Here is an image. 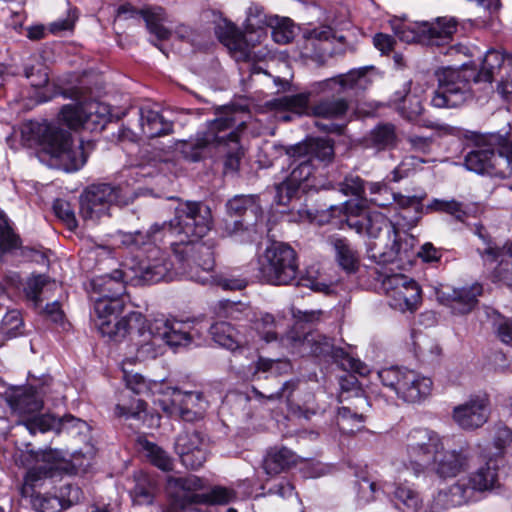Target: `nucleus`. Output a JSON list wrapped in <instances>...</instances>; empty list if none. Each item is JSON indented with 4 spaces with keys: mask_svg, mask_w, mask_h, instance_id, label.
<instances>
[{
    "mask_svg": "<svg viewBox=\"0 0 512 512\" xmlns=\"http://www.w3.org/2000/svg\"><path fill=\"white\" fill-rule=\"evenodd\" d=\"M464 165L480 175L512 177V139L499 133L476 136L473 147L464 157Z\"/></svg>",
    "mask_w": 512,
    "mask_h": 512,
    "instance_id": "obj_4",
    "label": "nucleus"
},
{
    "mask_svg": "<svg viewBox=\"0 0 512 512\" xmlns=\"http://www.w3.org/2000/svg\"><path fill=\"white\" fill-rule=\"evenodd\" d=\"M443 442L444 437L435 430L426 427L413 428L406 434L403 448L394 465L398 470L405 469L418 476L443 449Z\"/></svg>",
    "mask_w": 512,
    "mask_h": 512,
    "instance_id": "obj_9",
    "label": "nucleus"
},
{
    "mask_svg": "<svg viewBox=\"0 0 512 512\" xmlns=\"http://www.w3.org/2000/svg\"><path fill=\"white\" fill-rule=\"evenodd\" d=\"M327 242L334 249L335 258L339 266L347 273H355L360 265V257L349 241L332 235L328 237Z\"/></svg>",
    "mask_w": 512,
    "mask_h": 512,
    "instance_id": "obj_30",
    "label": "nucleus"
},
{
    "mask_svg": "<svg viewBox=\"0 0 512 512\" xmlns=\"http://www.w3.org/2000/svg\"><path fill=\"white\" fill-rule=\"evenodd\" d=\"M384 288H419L413 280H408V277L402 274H385L382 279Z\"/></svg>",
    "mask_w": 512,
    "mask_h": 512,
    "instance_id": "obj_62",
    "label": "nucleus"
},
{
    "mask_svg": "<svg viewBox=\"0 0 512 512\" xmlns=\"http://www.w3.org/2000/svg\"><path fill=\"white\" fill-rule=\"evenodd\" d=\"M396 506L399 509H405L407 512H417L421 506L422 501L418 493L408 486H398L394 492Z\"/></svg>",
    "mask_w": 512,
    "mask_h": 512,
    "instance_id": "obj_46",
    "label": "nucleus"
},
{
    "mask_svg": "<svg viewBox=\"0 0 512 512\" xmlns=\"http://www.w3.org/2000/svg\"><path fill=\"white\" fill-rule=\"evenodd\" d=\"M146 409V403L137 399L134 400L129 406L125 404H117L115 413L119 417L125 418H138L141 412H144Z\"/></svg>",
    "mask_w": 512,
    "mask_h": 512,
    "instance_id": "obj_60",
    "label": "nucleus"
},
{
    "mask_svg": "<svg viewBox=\"0 0 512 512\" xmlns=\"http://www.w3.org/2000/svg\"><path fill=\"white\" fill-rule=\"evenodd\" d=\"M273 17L274 16L266 15L263 6L252 3L247 11L246 28L254 31L268 27L270 25V20Z\"/></svg>",
    "mask_w": 512,
    "mask_h": 512,
    "instance_id": "obj_51",
    "label": "nucleus"
},
{
    "mask_svg": "<svg viewBox=\"0 0 512 512\" xmlns=\"http://www.w3.org/2000/svg\"><path fill=\"white\" fill-rule=\"evenodd\" d=\"M512 442V431L502 423L495 425L493 433V445L501 455Z\"/></svg>",
    "mask_w": 512,
    "mask_h": 512,
    "instance_id": "obj_58",
    "label": "nucleus"
},
{
    "mask_svg": "<svg viewBox=\"0 0 512 512\" xmlns=\"http://www.w3.org/2000/svg\"><path fill=\"white\" fill-rule=\"evenodd\" d=\"M98 331L102 336L114 342H121L127 336L137 334L140 337L147 336L146 319L140 312L133 311L116 322L110 319L96 322Z\"/></svg>",
    "mask_w": 512,
    "mask_h": 512,
    "instance_id": "obj_22",
    "label": "nucleus"
},
{
    "mask_svg": "<svg viewBox=\"0 0 512 512\" xmlns=\"http://www.w3.org/2000/svg\"><path fill=\"white\" fill-rule=\"evenodd\" d=\"M457 27L458 21L454 17H438L432 22H422L423 45L437 47L444 55L471 56L468 46L450 44Z\"/></svg>",
    "mask_w": 512,
    "mask_h": 512,
    "instance_id": "obj_17",
    "label": "nucleus"
},
{
    "mask_svg": "<svg viewBox=\"0 0 512 512\" xmlns=\"http://www.w3.org/2000/svg\"><path fill=\"white\" fill-rule=\"evenodd\" d=\"M24 74L27 79L31 80V85L34 87H43L49 81V76L46 68L40 67L37 70L34 66H26Z\"/></svg>",
    "mask_w": 512,
    "mask_h": 512,
    "instance_id": "obj_64",
    "label": "nucleus"
},
{
    "mask_svg": "<svg viewBox=\"0 0 512 512\" xmlns=\"http://www.w3.org/2000/svg\"><path fill=\"white\" fill-rule=\"evenodd\" d=\"M147 457L149 461L157 468L163 471H171L173 469V461L171 457L161 447L156 444L147 442L145 445Z\"/></svg>",
    "mask_w": 512,
    "mask_h": 512,
    "instance_id": "obj_48",
    "label": "nucleus"
},
{
    "mask_svg": "<svg viewBox=\"0 0 512 512\" xmlns=\"http://www.w3.org/2000/svg\"><path fill=\"white\" fill-rule=\"evenodd\" d=\"M254 328L266 342L277 339V333L275 331L276 322L271 314L265 313L262 314L260 318H257L254 322Z\"/></svg>",
    "mask_w": 512,
    "mask_h": 512,
    "instance_id": "obj_54",
    "label": "nucleus"
},
{
    "mask_svg": "<svg viewBox=\"0 0 512 512\" xmlns=\"http://www.w3.org/2000/svg\"><path fill=\"white\" fill-rule=\"evenodd\" d=\"M291 314L295 320V325L301 326L302 324H314V323L318 322L321 318L322 311L321 310L302 311L300 309H296V308L292 307Z\"/></svg>",
    "mask_w": 512,
    "mask_h": 512,
    "instance_id": "obj_63",
    "label": "nucleus"
},
{
    "mask_svg": "<svg viewBox=\"0 0 512 512\" xmlns=\"http://www.w3.org/2000/svg\"><path fill=\"white\" fill-rule=\"evenodd\" d=\"M112 279L122 282L124 285L145 286L155 285L171 278L170 266L164 260L132 259L125 263L123 268L112 273Z\"/></svg>",
    "mask_w": 512,
    "mask_h": 512,
    "instance_id": "obj_16",
    "label": "nucleus"
},
{
    "mask_svg": "<svg viewBox=\"0 0 512 512\" xmlns=\"http://www.w3.org/2000/svg\"><path fill=\"white\" fill-rule=\"evenodd\" d=\"M61 120L70 128L78 129L84 128V112L83 103L81 104H68L61 109Z\"/></svg>",
    "mask_w": 512,
    "mask_h": 512,
    "instance_id": "obj_49",
    "label": "nucleus"
},
{
    "mask_svg": "<svg viewBox=\"0 0 512 512\" xmlns=\"http://www.w3.org/2000/svg\"><path fill=\"white\" fill-rule=\"evenodd\" d=\"M334 154L333 142L324 138L310 139L288 147L286 155L291 168L288 178L304 193L317 189L314 176L315 162L327 165L334 159Z\"/></svg>",
    "mask_w": 512,
    "mask_h": 512,
    "instance_id": "obj_7",
    "label": "nucleus"
},
{
    "mask_svg": "<svg viewBox=\"0 0 512 512\" xmlns=\"http://www.w3.org/2000/svg\"><path fill=\"white\" fill-rule=\"evenodd\" d=\"M156 403L167 416L179 417L187 422L202 419L208 407L202 392L181 391L174 387H168Z\"/></svg>",
    "mask_w": 512,
    "mask_h": 512,
    "instance_id": "obj_14",
    "label": "nucleus"
},
{
    "mask_svg": "<svg viewBox=\"0 0 512 512\" xmlns=\"http://www.w3.org/2000/svg\"><path fill=\"white\" fill-rule=\"evenodd\" d=\"M429 207L432 210L447 213L459 222H464L467 218V212L464 210L463 204L455 200L434 199Z\"/></svg>",
    "mask_w": 512,
    "mask_h": 512,
    "instance_id": "obj_50",
    "label": "nucleus"
},
{
    "mask_svg": "<svg viewBox=\"0 0 512 512\" xmlns=\"http://www.w3.org/2000/svg\"><path fill=\"white\" fill-rule=\"evenodd\" d=\"M475 462L476 456L467 442L453 449H446L443 444L429 467L437 477L448 479L467 472Z\"/></svg>",
    "mask_w": 512,
    "mask_h": 512,
    "instance_id": "obj_19",
    "label": "nucleus"
},
{
    "mask_svg": "<svg viewBox=\"0 0 512 512\" xmlns=\"http://www.w3.org/2000/svg\"><path fill=\"white\" fill-rule=\"evenodd\" d=\"M333 213L343 212L349 228L358 233H366L371 238H378L381 232L387 234L390 245L382 241L372 242L367 250L368 257L378 264H390L399 262L403 264L410 261L412 243L402 240L395 224L380 212L364 213V204L354 201H346L341 207H331Z\"/></svg>",
    "mask_w": 512,
    "mask_h": 512,
    "instance_id": "obj_2",
    "label": "nucleus"
},
{
    "mask_svg": "<svg viewBox=\"0 0 512 512\" xmlns=\"http://www.w3.org/2000/svg\"><path fill=\"white\" fill-rule=\"evenodd\" d=\"M194 321L156 319L147 328V336L142 340L141 350L150 340L164 341L169 346H186L192 342L195 336L200 337L199 331L193 327Z\"/></svg>",
    "mask_w": 512,
    "mask_h": 512,
    "instance_id": "obj_18",
    "label": "nucleus"
},
{
    "mask_svg": "<svg viewBox=\"0 0 512 512\" xmlns=\"http://www.w3.org/2000/svg\"><path fill=\"white\" fill-rule=\"evenodd\" d=\"M303 342L310 345L311 352L316 356L334 354L335 357L342 356L341 366L344 370H350L360 375L368 372L367 366L358 359H354L344 353L342 349H334L332 340L324 335L307 334Z\"/></svg>",
    "mask_w": 512,
    "mask_h": 512,
    "instance_id": "obj_25",
    "label": "nucleus"
},
{
    "mask_svg": "<svg viewBox=\"0 0 512 512\" xmlns=\"http://www.w3.org/2000/svg\"><path fill=\"white\" fill-rule=\"evenodd\" d=\"M212 339L232 352L244 348L248 341L228 322H217L210 327Z\"/></svg>",
    "mask_w": 512,
    "mask_h": 512,
    "instance_id": "obj_31",
    "label": "nucleus"
},
{
    "mask_svg": "<svg viewBox=\"0 0 512 512\" xmlns=\"http://www.w3.org/2000/svg\"><path fill=\"white\" fill-rule=\"evenodd\" d=\"M432 388L430 378L413 370H406L398 397L407 402H417L429 395Z\"/></svg>",
    "mask_w": 512,
    "mask_h": 512,
    "instance_id": "obj_28",
    "label": "nucleus"
},
{
    "mask_svg": "<svg viewBox=\"0 0 512 512\" xmlns=\"http://www.w3.org/2000/svg\"><path fill=\"white\" fill-rule=\"evenodd\" d=\"M137 15L143 17L147 30L155 35L158 40H166L170 37V31L163 26V22L166 20V12L162 7L155 6L138 11L131 5L124 4L117 9L118 18L128 19Z\"/></svg>",
    "mask_w": 512,
    "mask_h": 512,
    "instance_id": "obj_26",
    "label": "nucleus"
},
{
    "mask_svg": "<svg viewBox=\"0 0 512 512\" xmlns=\"http://www.w3.org/2000/svg\"><path fill=\"white\" fill-rule=\"evenodd\" d=\"M55 215L62 220L68 229L73 230L77 227V220L71 204L63 199H56L53 203Z\"/></svg>",
    "mask_w": 512,
    "mask_h": 512,
    "instance_id": "obj_55",
    "label": "nucleus"
},
{
    "mask_svg": "<svg viewBox=\"0 0 512 512\" xmlns=\"http://www.w3.org/2000/svg\"><path fill=\"white\" fill-rule=\"evenodd\" d=\"M386 292L389 306L400 312H414L422 299V290H386Z\"/></svg>",
    "mask_w": 512,
    "mask_h": 512,
    "instance_id": "obj_38",
    "label": "nucleus"
},
{
    "mask_svg": "<svg viewBox=\"0 0 512 512\" xmlns=\"http://www.w3.org/2000/svg\"><path fill=\"white\" fill-rule=\"evenodd\" d=\"M124 380L127 388L133 393L138 395H148L150 393V386L142 375L124 372Z\"/></svg>",
    "mask_w": 512,
    "mask_h": 512,
    "instance_id": "obj_57",
    "label": "nucleus"
},
{
    "mask_svg": "<svg viewBox=\"0 0 512 512\" xmlns=\"http://www.w3.org/2000/svg\"><path fill=\"white\" fill-rule=\"evenodd\" d=\"M61 420V433H75V434H83L88 431L89 427L87 423L79 418H76L72 415H65L60 418Z\"/></svg>",
    "mask_w": 512,
    "mask_h": 512,
    "instance_id": "obj_61",
    "label": "nucleus"
},
{
    "mask_svg": "<svg viewBox=\"0 0 512 512\" xmlns=\"http://www.w3.org/2000/svg\"><path fill=\"white\" fill-rule=\"evenodd\" d=\"M47 457V452L42 450L34 451L29 449L28 446L25 451H21L18 455L16 462L28 468L24 477V493L28 492V488H33L37 482L51 476L53 467L47 463Z\"/></svg>",
    "mask_w": 512,
    "mask_h": 512,
    "instance_id": "obj_24",
    "label": "nucleus"
},
{
    "mask_svg": "<svg viewBox=\"0 0 512 512\" xmlns=\"http://www.w3.org/2000/svg\"><path fill=\"white\" fill-rule=\"evenodd\" d=\"M297 463L296 455L286 447H274L267 451L263 468L268 475H277Z\"/></svg>",
    "mask_w": 512,
    "mask_h": 512,
    "instance_id": "obj_36",
    "label": "nucleus"
},
{
    "mask_svg": "<svg viewBox=\"0 0 512 512\" xmlns=\"http://www.w3.org/2000/svg\"><path fill=\"white\" fill-rule=\"evenodd\" d=\"M297 272L296 252L285 243L273 242L259 260V278L268 285H290Z\"/></svg>",
    "mask_w": 512,
    "mask_h": 512,
    "instance_id": "obj_13",
    "label": "nucleus"
},
{
    "mask_svg": "<svg viewBox=\"0 0 512 512\" xmlns=\"http://www.w3.org/2000/svg\"><path fill=\"white\" fill-rule=\"evenodd\" d=\"M23 425L31 434L37 432L45 433L53 431L57 434L61 433V420L51 414H43L28 418L23 421Z\"/></svg>",
    "mask_w": 512,
    "mask_h": 512,
    "instance_id": "obj_42",
    "label": "nucleus"
},
{
    "mask_svg": "<svg viewBox=\"0 0 512 512\" xmlns=\"http://www.w3.org/2000/svg\"><path fill=\"white\" fill-rule=\"evenodd\" d=\"M369 201L378 207H388L396 199L394 193L385 182H371L368 184Z\"/></svg>",
    "mask_w": 512,
    "mask_h": 512,
    "instance_id": "obj_47",
    "label": "nucleus"
},
{
    "mask_svg": "<svg viewBox=\"0 0 512 512\" xmlns=\"http://www.w3.org/2000/svg\"><path fill=\"white\" fill-rule=\"evenodd\" d=\"M130 197L119 186L93 184L80 197V214L84 219H99L108 215L112 205L126 206Z\"/></svg>",
    "mask_w": 512,
    "mask_h": 512,
    "instance_id": "obj_15",
    "label": "nucleus"
},
{
    "mask_svg": "<svg viewBox=\"0 0 512 512\" xmlns=\"http://www.w3.org/2000/svg\"><path fill=\"white\" fill-rule=\"evenodd\" d=\"M490 397L480 392L470 395L452 410L453 421L465 431H474L486 424L490 418Z\"/></svg>",
    "mask_w": 512,
    "mask_h": 512,
    "instance_id": "obj_20",
    "label": "nucleus"
},
{
    "mask_svg": "<svg viewBox=\"0 0 512 512\" xmlns=\"http://www.w3.org/2000/svg\"><path fill=\"white\" fill-rule=\"evenodd\" d=\"M364 416L361 413L352 412L348 407H340L336 415V423L344 434H352L362 427Z\"/></svg>",
    "mask_w": 512,
    "mask_h": 512,
    "instance_id": "obj_45",
    "label": "nucleus"
},
{
    "mask_svg": "<svg viewBox=\"0 0 512 512\" xmlns=\"http://www.w3.org/2000/svg\"><path fill=\"white\" fill-rule=\"evenodd\" d=\"M268 27L272 29V38L278 44H288L295 37V25L289 18L275 16Z\"/></svg>",
    "mask_w": 512,
    "mask_h": 512,
    "instance_id": "obj_44",
    "label": "nucleus"
},
{
    "mask_svg": "<svg viewBox=\"0 0 512 512\" xmlns=\"http://www.w3.org/2000/svg\"><path fill=\"white\" fill-rule=\"evenodd\" d=\"M224 45L230 50L237 61H247L250 58V47L244 35L234 29L222 38Z\"/></svg>",
    "mask_w": 512,
    "mask_h": 512,
    "instance_id": "obj_41",
    "label": "nucleus"
},
{
    "mask_svg": "<svg viewBox=\"0 0 512 512\" xmlns=\"http://www.w3.org/2000/svg\"><path fill=\"white\" fill-rule=\"evenodd\" d=\"M236 125L235 119L226 114L215 119L208 130L197 134L193 139L180 142V151L183 156L193 162L199 161L205 148L210 145L233 144V151L226 155L224 160L225 172H235L239 169L242 153L238 147L239 134L233 129Z\"/></svg>",
    "mask_w": 512,
    "mask_h": 512,
    "instance_id": "obj_6",
    "label": "nucleus"
},
{
    "mask_svg": "<svg viewBox=\"0 0 512 512\" xmlns=\"http://www.w3.org/2000/svg\"><path fill=\"white\" fill-rule=\"evenodd\" d=\"M210 208L202 202H180L175 208L174 217L169 222L154 224L147 232L152 242L168 239L172 243H185L194 238H203L211 229Z\"/></svg>",
    "mask_w": 512,
    "mask_h": 512,
    "instance_id": "obj_3",
    "label": "nucleus"
},
{
    "mask_svg": "<svg viewBox=\"0 0 512 512\" xmlns=\"http://www.w3.org/2000/svg\"><path fill=\"white\" fill-rule=\"evenodd\" d=\"M406 370L399 367L384 368L378 372V378L384 386L391 388L398 395Z\"/></svg>",
    "mask_w": 512,
    "mask_h": 512,
    "instance_id": "obj_53",
    "label": "nucleus"
},
{
    "mask_svg": "<svg viewBox=\"0 0 512 512\" xmlns=\"http://www.w3.org/2000/svg\"><path fill=\"white\" fill-rule=\"evenodd\" d=\"M481 290H436L437 299L453 312L464 314L472 310Z\"/></svg>",
    "mask_w": 512,
    "mask_h": 512,
    "instance_id": "obj_29",
    "label": "nucleus"
},
{
    "mask_svg": "<svg viewBox=\"0 0 512 512\" xmlns=\"http://www.w3.org/2000/svg\"><path fill=\"white\" fill-rule=\"evenodd\" d=\"M438 87L431 104L437 108H457L472 98L471 82H497L496 91L506 101H512V54L489 49L480 69L463 65L461 68L443 67L435 72Z\"/></svg>",
    "mask_w": 512,
    "mask_h": 512,
    "instance_id": "obj_1",
    "label": "nucleus"
},
{
    "mask_svg": "<svg viewBox=\"0 0 512 512\" xmlns=\"http://www.w3.org/2000/svg\"><path fill=\"white\" fill-rule=\"evenodd\" d=\"M498 484L496 459L483 458L479 466L458 479L448 488L439 491L435 501L441 508L456 507L475 499L476 494L493 490Z\"/></svg>",
    "mask_w": 512,
    "mask_h": 512,
    "instance_id": "obj_8",
    "label": "nucleus"
},
{
    "mask_svg": "<svg viewBox=\"0 0 512 512\" xmlns=\"http://www.w3.org/2000/svg\"><path fill=\"white\" fill-rule=\"evenodd\" d=\"M365 182L358 176L349 174L345 176L344 180L339 183V190L345 195H351L359 198L357 202L363 204V195L365 193ZM356 202L355 200H353Z\"/></svg>",
    "mask_w": 512,
    "mask_h": 512,
    "instance_id": "obj_52",
    "label": "nucleus"
},
{
    "mask_svg": "<svg viewBox=\"0 0 512 512\" xmlns=\"http://www.w3.org/2000/svg\"><path fill=\"white\" fill-rule=\"evenodd\" d=\"M21 135L29 145H43L44 150L57 159L65 171H77L87 161L84 143L72 148L71 134L56 126L28 121L22 125Z\"/></svg>",
    "mask_w": 512,
    "mask_h": 512,
    "instance_id": "obj_5",
    "label": "nucleus"
},
{
    "mask_svg": "<svg viewBox=\"0 0 512 512\" xmlns=\"http://www.w3.org/2000/svg\"><path fill=\"white\" fill-rule=\"evenodd\" d=\"M140 123L143 134L148 138L168 135L173 131V123L151 109L140 110Z\"/></svg>",
    "mask_w": 512,
    "mask_h": 512,
    "instance_id": "obj_34",
    "label": "nucleus"
},
{
    "mask_svg": "<svg viewBox=\"0 0 512 512\" xmlns=\"http://www.w3.org/2000/svg\"><path fill=\"white\" fill-rule=\"evenodd\" d=\"M377 491L378 486L376 482L368 478H362L358 481L357 497L359 502L365 504L373 501L376 498Z\"/></svg>",
    "mask_w": 512,
    "mask_h": 512,
    "instance_id": "obj_59",
    "label": "nucleus"
},
{
    "mask_svg": "<svg viewBox=\"0 0 512 512\" xmlns=\"http://www.w3.org/2000/svg\"><path fill=\"white\" fill-rule=\"evenodd\" d=\"M410 85L409 81L401 90L396 91L391 102L404 118L414 120L422 113L423 106L420 97L410 93Z\"/></svg>",
    "mask_w": 512,
    "mask_h": 512,
    "instance_id": "obj_32",
    "label": "nucleus"
},
{
    "mask_svg": "<svg viewBox=\"0 0 512 512\" xmlns=\"http://www.w3.org/2000/svg\"><path fill=\"white\" fill-rule=\"evenodd\" d=\"M84 129L101 131L110 122L112 114L108 104L99 101L83 103Z\"/></svg>",
    "mask_w": 512,
    "mask_h": 512,
    "instance_id": "obj_33",
    "label": "nucleus"
},
{
    "mask_svg": "<svg viewBox=\"0 0 512 512\" xmlns=\"http://www.w3.org/2000/svg\"><path fill=\"white\" fill-rule=\"evenodd\" d=\"M367 67L352 69L346 74H340L336 77L325 79L311 85V90L293 95H285L277 99L279 107L294 112L298 115L307 114L309 110V100L313 94H319L326 91H335L341 94L348 90L365 89L369 80L366 76Z\"/></svg>",
    "mask_w": 512,
    "mask_h": 512,
    "instance_id": "obj_11",
    "label": "nucleus"
},
{
    "mask_svg": "<svg viewBox=\"0 0 512 512\" xmlns=\"http://www.w3.org/2000/svg\"><path fill=\"white\" fill-rule=\"evenodd\" d=\"M175 450L181 462L189 469H198L207 459V442L198 431L180 433L175 442Z\"/></svg>",
    "mask_w": 512,
    "mask_h": 512,
    "instance_id": "obj_23",
    "label": "nucleus"
},
{
    "mask_svg": "<svg viewBox=\"0 0 512 512\" xmlns=\"http://www.w3.org/2000/svg\"><path fill=\"white\" fill-rule=\"evenodd\" d=\"M397 140L396 127L391 123H380L368 133L364 142L367 147L384 151L394 148Z\"/></svg>",
    "mask_w": 512,
    "mask_h": 512,
    "instance_id": "obj_35",
    "label": "nucleus"
},
{
    "mask_svg": "<svg viewBox=\"0 0 512 512\" xmlns=\"http://www.w3.org/2000/svg\"><path fill=\"white\" fill-rule=\"evenodd\" d=\"M93 301L97 322L109 319L110 316L123 311L129 295L126 291L117 293L116 290H91L89 295Z\"/></svg>",
    "mask_w": 512,
    "mask_h": 512,
    "instance_id": "obj_27",
    "label": "nucleus"
},
{
    "mask_svg": "<svg viewBox=\"0 0 512 512\" xmlns=\"http://www.w3.org/2000/svg\"><path fill=\"white\" fill-rule=\"evenodd\" d=\"M215 242L212 239L203 241L202 238L187 240L185 243H172V251L180 262H193L206 273L199 284L213 285L219 288H246L248 282L227 275H210L215 264Z\"/></svg>",
    "mask_w": 512,
    "mask_h": 512,
    "instance_id": "obj_10",
    "label": "nucleus"
},
{
    "mask_svg": "<svg viewBox=\"0 0 512 512\" xmlns=\"http://www.w3.org/2000/svg\"><path fill=\"white\" fill-rule=\"evenodd\" d=\"M168 489L182 508L192 504L227 505L237 499V492L233 488L221 485L198 493L204 489V482L194 475L169 477Z\"/></svg>",
    "mask_w": 512,
    "mask_h": 512,
    "instance_id": "obj_12",
    "label": "nucleus"
},
{
    "mask_svg": "<svg viewBox=\"0 0 512 512\" xmlns=\"http://www.w3.org/2000/svg\"><path fill=\"white\" fill-rule=\"evenodd\" d=\"M227 216L244 218L251 214L256 220L261 212L258 197L255 195H236L226 203Z\"/></svg>",
    "mask_w": 512,
    "mask_h": 512,
    "instance_id": "obj_37",
    "label": "nucleus"
},
{
    "mask_svg": "<svg viewBox=\"0 0 512 512\" xmlns=\"http://www.w3.org/2000/svg\"><path fill=\"white\" fill-rule=\"evenodd\" d=\"M348 107L344 98L324 99L313 106L312 113L317 117L340 118L346 114Z\"/></svg>",
    "mask_w": 512,
    "mask_h": 512,
    "instance_id": "obj_40",
    "label": "nucleus"
},
{
    "mask_svg": "<svg viewBox=\"0 0 512 512\" xmlns=\"http://www.w3.org/2000/svg\"><path fill=\"white\" fill-rule=\"evenodd\" d=\"M48 386L47 381H44L37 385L12 388L5 393L6 402L19 415L39 412L43 407V397Z\"/></svg>",
    "mask_w": 512,
    "mask_h": 512,
    "instance_id": "obj_21",
    "label": "nucleus"
},
{
    "mask_svg": "<svg viewBox=\"0 0 512 512\" xmlns=\"http://www.w3.org/2000/svg\"><path fill=\"white\" fill-rule=\"evenodd\" d=\"M20 246L21 239L19 235L14 232L10 220L4 211L0 210V252H12L20 248Z\"/></svg>",
    "mask_w": 512,
    "mask_h": 512,
    "instance_id": "obj_43",
    "label": "nucleus"
},
{
    "mask_svg": "<svg viewBox=\"0 0 512 512\" xmlns=\"http://www.w3.org/2000/svg\"><path fill=\"white\" fill-rule=\"evenodd\" d=\"M301 191L299 186L291 183L290 179L276 186L275 200L279 205H287Z\"/></svg>",
    "mask_w": 512,
    "mask_h": 512,
    "instance_id": "obj_56",
    "label": "nucleus"
},
{
    "mask_svg": "<svg viewBox=\"0 0 512 512\" xmlns=\"http://www.w3.org/2000/svg\"><path fill=\"white\" fill-rule=\"evenodd\" d=\"M395 35L403 42H418L423 44L422 22H407L400 18H393L389 21Z\"/></svg>",
    "mask_w": 512,
    "mask_h": 512,
    "instance_id": "obj_39",
    "label": "nucleus"
}]
</instances>
